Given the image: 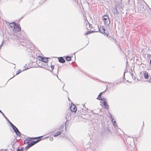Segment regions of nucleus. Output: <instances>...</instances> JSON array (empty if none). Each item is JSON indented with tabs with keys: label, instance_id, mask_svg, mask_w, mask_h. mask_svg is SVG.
<instances>
[{
	"label": "nucleus",
	"instance_id": "obj_31",
	"mask_svg": "<svg viewBox=\"0 0 151 151\" xmlns=\"http://www.w3.org/2000/svg\"><path fill=\"white\" fill-rule=\"evenodd\" d=\"M10 26L12 27V26L11 25H10Z\"/></svg>",
	"mask_w": 151,
	"mask_h": 151
},
{
	"label": "nucleus",
	"instance_id": "obj_28",
	"mask_svg": "<svg viewBox=\"0 0 151 151\" xmlns=\"http://www.w3.org/2000/svg\"><path fill=\"white\" fill-rule=\"evenodd\" d=\"M88 32H89V31L88 32H87L86 34V35L88 34Z\"/></svg>",
	"mask_w": 151,
	"mask_h": 151
},
{
	"label": "nucleus",
	"instance_id": "obj_30",
	"mask_svg": "<svg viewBox=\"0 0 151 151\" xmlns=\"http://www.w3.org/2000/svg\"><path fill=\"white\" fill-rule=\"evenodd\" d=\"M37 139V138H35L34 139Z\"/></svg>",
	"mask_w": 151,
	"mask_h": 151
},
{
	"label": "nucleus",
	"instance_id": "obj_26",
	"mask_svg": "<svg viewBox=\"0 0 151 151\" xmlns=\"http://www.w3.org/2000/svg\"><path fill=\"white\" fill-rule=\"evenodd\" d=\"M17 151H22V150H20L19 149H18L17 150Z\"/></svg>",
	"mask_w": 151,
	"mask_h": 151
},
{
	"label": "nucleus",
	"instance_id": "obj_17",
	"mask_svg": "<svg viewBox=\"0 0 151 151\" xmlns=\"http://www.w3.org/2000/svg\"><path fill=\"white\" fill-rule=\"evenodd\" d=\"M21 72V70H19L17 72L16 75L18 74L19 73H20Z\"/></svg>",
	"mask_w": 151,
	"mask_h": 151
},
{
	"label": "nucleus",
	"instance_id": "obj_18",
	"mask_svg": "<svg viewBox=\"0 0 151 151\" xmlns=\"http://www.w3.org/2000/svg\"><path fill=\"white\" fill-rule=\"evenodd\" d=\"M51 69H52V70L54 69V65H51Z\"/></svg>",
	"mask_w": 151,
	"mask_h": 151
},
{
	"label": "nucleus",
	"instance_id": "obj_25",
	"mask_svg": "<svg viewBox=\"0 0 151 151\" xmlns=\"http://www.w3.org/2000/svg\"><path fill=\"white\" fill-rule=\"evenodd\" d=\"M147 56H148V57H150H150H151V55H150V54H148V55H147Z\"/></svg>",
	"mask_w": 151,
	"mask_h": 151
},
{
	"label": "nucleus",
	"instance_id": "obj_15",
	"mask_svg": "<svg viewBox=\"0 0 151 151\" xmlns=\"http://www.w3.org/2000/svg\"><path fill=\"white\" fill-rule=\"evenodd\" d=\"M66 60L68 61H70L71 60V58L70 57L68 56L66 58Z\"/></svg>",
	"mask_w": 151,
	"mask_h": 151
},
{
	"label": "nucleus",
	"instance_id": "obj_3",
	"mask_svg": "<svg viewBox=\"0 0 151 151\" xmlns=\"http://www.w3.org/2000/svg\"><path fill=\"white\" fill-rule=\"evenodd\" d=\"M102 20L104 24L106 26H108L110 24V22L108 16L106 15H104L102 17Z\"/></svg>",
	"mask_w": 151,
	"mask_h": 151
},
{
	"label": "nucleus",
	"instance_id": "obj_8",
	"mask_svg": "<svg viewBox=\"0 0 151 151\" xmlns=\"http://www.w3.org/2000/svg\"><path fill=\"white\" fill-rule=\"evenodd\" d=\"M99 31H100V32L103 34H106V33L105 32V30L103 27H100Z\"/></svg>",
	"mask_w": 151,
	"mask_h": 151
},
{
	"label": "nucleus",
	"instance_id": "obj_2",
	"mask_svg": "<svg viewBox=\"0 0 151 151\" xmlns=\"http://www.w3.org/2000/svg\"><path fill=\"white\" fill-rule=\"evenodd\" d=\"M103 92H102L99 94L97 99L103 101V106H104V107L106 109H108L109 106L108 104L106 103V98H102L101 97V94Z\"/></svg>",
	"mask_w": 151,
	"mask_h": 151
},
{
	"label": "nucleus",
	"instance_id": "obj_4",
	"mask_svg": "<svg viewBox=\"0 0 151 151\" xmlns=\"http://www.w3.org/2000/svg\"><path fill=\"white\" fill-rule=\"evenodd\" d=\"M11 24L13 25V27L14 28H16V30L19 31L21 30V27L19 26L18 24H17L15 22L11 23Z\"/></svg>",
	"mask_w": 151,
	"mask_h": 151
},
{
	"label": "nucleus",
	"instance_id": "obj_16",
	"mask_svg": "<svg viewBox=\"0 0 151 151\" xmlns=\"http://www.w3.org/2000/svg\"><path fill=\"white\" fill-rule=\"evenodd\" d=\"M85 23H86V24L87 27H88L87 26L88 25L89 26V28H90V24L87 21H86Z\"/></svg>",
	"mask_w": 151,
	"mask_h": 151
},
{
	"label": "nucleus",
	"instance_id": "obj_9",
	"mask_svg": "<svg viewBox=\"0 0 151 151\" xmlns=\"http://www.w3.org/2000/svg\"><path fill=\"white\" fill-rule=\"evenodd\" d=\"M59 61L61 63H64L65 62V60L62 57L58 58Z\"/></svg>",
	"mask_w": 151,
	"mask_h": 151
},
{
	"label": "nucleus",
	"instance_id": "obj_13",
	"mask_svg": "<svg viewBox=\"0 0 151 151\" xmlns=\"http://www.w3.org/2000/svg\"><path fill=\"white\" fill-rule=\"evenodd\" d=\"M38 59L42 61L43 60V59L44 58H43L42 56H40L38 57Z\"/></svg>",
	"mask_w": 151,
	"mask_h": 151
},
{
	"label": "nucleus",
	"instance_id": "obj_14",
	"mask_svg": "<svg viewBox=\"0 0 151 151\" xmlns=\"http://www.w3.org/2000/svg\"><path fill=\"white\" fill-rule=\"evenodd\" d=\"M17 135L19 137H20L21 136V133L18 130L17 132V133H16Z\"/></svg>",
	"mask_w": 151,
	"mask_h": 151
},
{
	"label": "nucleus",
	"instance_id": "obj_27",
	"mask_svg": "<svg viewBox=\"0 0 151 151\" xmlns=\"http://www.w3.org/2000/svg\"><path fill=\"white\" fill-rule=\"evenodd\" d=\"M2 44L1 45H0V49H1V48L2 47Z\"/></svg>",
	"mask_w": 151,
	"mask_h": 151
},
{
	"label": "nucleus",
	"instance_id": "obj_6",
	"mask_svg": "<svg viewBox=\"0 0 151 151\" xmlns=\"http://www.w3.org/2000/svg\"><path fill=\"white\" fill-rule=\"evenodd\" d=\"M70 109L72 111L76 112L77 110V108L75 105H71L70 106Z\"/></svg>",
	"mask_w": 151,
	"mask_h": 151
},
{
	"label": "nucleus",
	"instance_id": "obj_11",
	"mask_svg": "<svg viewBox=\"0 0 151 151\" xmlns=\"http://www.w3.org/2000/svg\"><path fill=\"white\" fill-rule=\"evenodd\" d=\"M10 124H11L12 127L13 129L14 130V131L16 128H17L11 122H10Z\"/></svg>",
	"mask_w": 151,
	"mask_h": 151
},
{
	"label": "nucleus",
	"instance_id": "obj_22",
	"mask_svg": "<svg viewBox=\"0 0 151 151\" xmlns=\"http://www.w3.org/2000/svg\"><path fill=\"white\" fill-rule=\"evenodd\" d=\"M0 112L2 114L4 115V114L3 113V112L1 110H0Z\"/></svg>",
	"mask_w": 151,
	"mask_h": 151
},
{
	"label": "nucleus",
	"instance_id": "obj_21",
	"mask_svg": "<svg viewBox=\"0 0 151 151\" xmlns=\"http://www.w3.org/2000/svg\"><path fill=\"white\" fill-rule=\"evenodd\" d=\"M149 82L151 83V77H150V79L149 80Z\"/></svg>",
	"mask_w": 151,
	"mask_h": 151
},
{
	"label": "nucleus",
	"instance_id": "obj_23",
	"mask_svg": "<svg viewBox=\"0 0 151 151\" xmlns=\"http://www.w3.org/2000/svg\"><path fill=\"white\" fill-rule=\"evenodd\" d=\"M65 135L63 134V135H61V136L62 137H65Z\"/></svg>",
	"mask_w": 151,
	"mask_h": 151
},
{
	"label": "nucleus",
	"instance_id": "obj_7",
	"mask_svg": "<svg viewBox=\"0 0 151 151\" xmlns=\"http://www.w3.org/2000/svg\"><path fill=\"white\" fill-rule=\"evenodd\" d=\"M109 115H110V118L111 119V121L113 122V124H114V126L116 127L117 126V125L116 123V121H113V120H114V118H113L112 115L110 113H109Z\"/></svg>",
	"mask_w": 151,
	"mask_h": 151
},
{
	"label": "nucleus",
	"instance_id": "obj_29",
	"mask_svg": "<svg viewBox=\"0 0 151 151\" xmlns=\"http://www.w3.org/2000/svg\"><path fill=\"white\" fill-rule=\"evenodd\" d=\"M7 121H9V122L10 123V122L9 121V119H8L7 118V119H6Z\"/></svg>",
	"mask_w": 151,
	"mask_h": 151
},
{
	"label": "nucleus",
	"instance_id": "obj_10",
	"mask_svg": "<svg viewBox=\"0 0 151 151\" xmlns=\"http://www.w3.org/2000/svg\"><path fill=\"white\" fill-rule=\"evenodd\" d=\"M49 58H44L42 60V61L45 63H47L48 61V59Z\"/></svg>",
	"mask_w": 151,
	"mask_h": 151
},
{
	"label": "nucleus",
	"instance_id": "obj_12",
	"mask_svg": "<svg viewBox=\"0 0 151 151\" xmlns=\"http://www.w3.org/2000/svg\"><path fill=\"white\" fill-rule=\"evenodd\" d=\"M144 77L146 79H148L149 78L148 75L147 73H145L144 74Z\"/></svg>",
	"mask_w": 151,
	"mask_h": 151
},
{
	"label": "nucleus",
	"instance_id": "obj_20",
	"mask_svg": "<svg viewBox=\"0 0 151 151\" xmlns=\"http://www.w3.org/2000/svg\"><path fill=\"white\" fill-rule=\"evenodd\" d=\"M53 138L52 137H50V140L51 141H52L53 140Z\"/></svg>",
	"mask_w": 151,
	"mask_h": 151
},
{
	"label": "nucleus",
	"instance_id": "obj_24",
	"mask_svg": "<svg viewBox=\"0 0 151 151\" xmlns=\"http://www.w3.org/2000/svg\"><path fill=\"white\" fill-rule=\"evenodd\" d=\"M3 115L4 117L6 118V119H7V117L5 116L4 115H4Z\"/></svg>",
	"mask_w": 151,
	"mask_h": 151
},
{
	"label": "nucleus",
	"instance_id": "obj_19",
	"mask_svg": "<svg viewBox=\"0 0 151 151\" xmlns=\"http://www.w3.org/2000/svg\"><path fill=\"white\" fill-rule=\"evenodd\" d=\"M19 130L17 128H16V129L14 131L15 132V133H17V132Z\"/></svg>",
	"mask_w": 151,
	"mask_h": 151
},
{
	"label": "nucleus",
	"instance_id": "obj_5",
	"mask_svg": "<svg viewBox=\"0 0 151 151\" xmlns=\"http://www.w3.org/2000/svg\"><path fill=\"white\" fill-rule=\"evenodd\" d=\"M63 129H64V127H60L59 129L58 130L57 132L54 135V136L56 137L59 135L62 132L61 131V130Z\"/></svg>",
	"mask_w": 151,
	"mask_h": 151
},
{
	"label": "nucleus",
	"instance_id": "obj_1",
	"mask_svg": "<svg viewBox=\"0 0 151 151\" xmlns=\"http://www.w3.org/2000/svg\"><path fill=\"white\" fill-rule=\"evenodd\" d=\"M42 137H38L40 139L36 141H32L30 143V142L31 141V139L29 138H28L27 139L24 141V143L25 144H28V145L26 147V148H28L34 145L36 143L39 142L40 140V138Z\"/></svg>",
	"mask_w": 151,
	"mask_h": 151
}]
</instances>
